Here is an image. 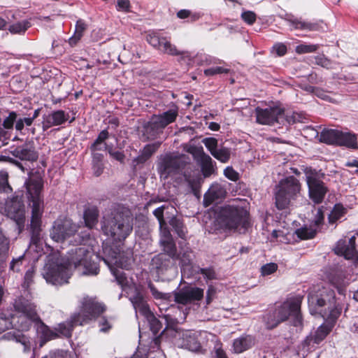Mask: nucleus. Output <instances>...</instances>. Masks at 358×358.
<instances>
[{
	"mask_svg": "<svg viewBox=\"0 0 358 358\" xmlns=\"http://www.w3.org/2000/svg\"><path fill=\"white\" fill-rule=\"evenodd\" d=\"M93 250L89 246L82 245L69 252L67 261L60 257L59 253H52L47 257L43 275L48 283L62 285L68 282L71 275L72 265L81 270L84 275H97L99 268L97 264L92 260Z\"/></svg>",
	"mask_w": 358,
	"mask_h": 358,
	"instance_id": "1",
	"label": "nucleus"
},
{
	"mask_svg": "<svg viewBox=\"0 0 358 358\" xmlns=\"http://www.w3.org/2000/svg\"><path fill=\"white\" fill-rule=\"evenodd\" d=\"M308 306L312 315L320 313L325 319L315 331L314 334L308 336L302 343L306 351L315 348V344L320 343L331 331L336 320L341 313V307L336 301L334 292L323 287L316 293H310L308 296Z\"/></svg>",
	"mask_w": 358,
	"mask_h": 358,
	"instance_id": "2",
	"label": "nucleus"
},
{
	"mask_svg": "<svg viewBox=\"0 0 358 358\" xmlns=\"http://www.w3.org/2000/svg\"><path fill=\"white\" fill-rule=\"evenodd\" d=\"M103 262L109 267L117 283L123 289L129 287L131 292H127L129 298L136 312L145 316L150 312L143 292L134 285L132 280L128 278L120 269L129 270L134 263L133 253L129 249L122 250L120 246L103 248Z\"/></svg>",
	"mask_w": 358,
	"mask_h": 358,
	"instance_id": "3",
	"label": "nucleus"
},
{
	"mask_svg": "<svg viewBox=\"0 0 358 358\" xmlns=\"http://www.w3.org/2000/svg\"><path fill=\"white\" fill-rule=\"evenodd\" d=\"M105 310V306L91 298H84L79 313L73 314L69 322L60 323L55 328L56 332L52 331L45 325L39 319L38 322L37 333L40 336V347L47 341L54 339L58 334L69 338L71 336L73 328L76 325H83L95 319Z\"/></svg>",
	"mask_w": 358,
	"mask_h": 358,
	"instance_id": "4",
	"label": "nucleus"
},
{
	"mask_svg": "<svg viewBox=\"0 0 358 358\" xmlns=\"http://www.w3.org/2000/svg\"><path fill=\"white\" fill-rule=\"evenodd\" d=\"M14 308L15 313L11 316L10 324L17 331L8 333V338L20 343L24 353H29L34 350L35 342L21 331H28L33 323L39 321L36 306L29 299L20 296L15 301Z\"/></svg>",
	"mask_w": 358,
	"mask_h": 358,
	"instance_id": "5",
	"label": "nucleus"
},
{
	"mask_svg": "<svg viewBox=\"0 0 358 358\" xmlns=\"http://www.w3.org/2000/svg\"><path fill=\"white\" fill-rule=\"evenodd\" d=\"M27 198L31 208V229L32 232L31 243L37 244L40 240V231L44 202L42 196L43 181L38 173H29V178L25 181Z\"/></svg>",
	"mask_w": 358,
	"mask_h": 358,
	"instance_id": "6",
	"label": "nucleus"
},
{
	"mask_svg": "<svg viewBox=\"0 0 358 358\" xmlns=\"http://www.w3.org/2000/svg\"><path fill=\"white\" fill-rule=\"evenodd\" d=\"M133 229V217L128 210L115 209L104 214L101 221V231L115 242H122Z\"/></svg>",
	"mask_w": 358,
	"mask_h": 358,
	"instance_id": "7",
	"label": "nucleus"
},
{
	"mask_svg": "<svg viewBox=\"0 0 358 358\" xmlns=\"http://www.w3.org/2000/svg\"><path fill=\"white\" fill-rule=\"evenodd\" d=\"M303 296L298 294L287 299L283 303L276 305L272 313L264 317V322L268 329H273L279 324L286 321L289 317L292 324L301 329L303 319L301 315V305Z\"/></svg>",
	"mask_w": 358,
	"mask_h": 358,
	"instance_id": "8",
	"label": "nucleus"
},
{
	"mask_svg": "<svg viewBox=\"0 0 358 358\" xmlns=\"http://www.w3.org/2000/svg\"><path fill=\"white\" fill-rule=\"evenodd\" d=\"M216 222L225 231L243 234L250 226L248 212L241 206H226L220 209Z\"/></svg>",
	"mask_w": 358,
	"mask_h": 358,
	"instance_id": "9",
	"label": "nucleus"
},
{
	"mask_svg": "<svg viewBox=\"0 0 358 358\" xmlns=\"http://www.w3.org/2000/svg\"><path fill=\"white\" fill-rule=\"evenodd\" d=\"M301 192V183L294 176L282 180L275 193V205L278 209L287 208L292 201L295 200Z\"/></svg>",
	"mask_w": 358,
	"mask_h": 358,
	"instance_id": "10",
	"label": "nucleus"
},
{
	"mask_svg": "<svg viewBox=\"0 0 358 358\" xmlns=\"http://www.w3.org/2000/svg\"><path fill=\"white\" fill-rule=\"evenodd\" d=\"M178 115V108L176 106L158 115H153L144 126V136L148 139H155L167 125L175 122Z\"/></svg>",
	"mask_w": 358,
	"mask_h": 358,
	"instance_id": "11",
	"label": "nucleus"
},
{
	"mask_svg": "<svg viewBox=\"0 0 358 358\" xmlns=\"http://www.w3.org/2000/svg\"><path fill=\"white\" fill-rule=\"evenodd\" d=\"M304 175L308 188L309 198L315 203H321L329 191L327 186L323 182L324 174L312 168H306Z\"/></svg>",
	"mask_w": 358,
	"mask_h": 358,
	"instance_id": "12",
	"label": "nucleus"
},
{
	"mask_svg": "<svg viewBox=\"0 0 358 358\" xmlns=\"http://www.w3.org/2000/svg\"><path fill=\"white\" fill-rule=\"evenodd\" d=\"M146 41L153 48L165 54L173 56L186 55L187 54V52L178 50L175 45L172 44L166 37L163 36L159 31H150L146 36Z\"/></svg>",
	"mask_w": 358,
	"mask_h": 358,
	"instance_id": "13",
	"label": "nucleus"
},
{
	"mask_svg": "<svg viewBox=\"0 0 358 358\" xmlns=\"http://www.w3.org/2000/svg\"><path fill=\"white\" fill-rule=\"evenodd\" d=\"M78 230V227L68 218L56 220L50 231V237L55 242H62L73 236Z\"/></svg>",
	"mask_w": 358,
	"mask_h": 358,
	"instance_id": "14",
	"label": "nucleus"
},
{
	"mask_svg": "<svg viewBox=\"0 0 358 358\" xmlns=\"http://www.w3.org/2000/svg\"><path fill=\"white\" fill-rule=\"evenodd\" d=\"M257 122L263 125H273L284 116L283 108L277 106H268L264 108L257 107L255 108Z\"/></svg>",
	"mask_w": 358,
	"mask_h": 358,
	"instance_id": "15",
	"label": "nucleus"
},
{
	"mask_svg": "<svg viewBox=\"0 0 358 358\" xmlns=\"http://www.w3.org/2000/svg\"><path fill=\"white\" fill-rule=\"evenodd\" d=\"M355 236H352L349 239L348 244L345 241L340 240L335 248V252L343 255L347 259L352 260L355 264L358 265V252L355 249Z\"/></svg>",
	"mask_w": 358,
	"mask_h": 358,
	"instance_id": "16",
	"label": "nucleus"
},
{
	"mask_svg": "<svg viewBox=\"0 0 358 358\" xmlns=\"http://www.w3.org/2000/svg\"><path fill=\"white\" fill-rule=\"evenodd\" d=\"M203 296V289L194 287L183 288L174 294L175 301L183 305L199 301Z\"/></svg>",
	"mask_w": 358,
	"mask_h": 358,
	"instance_id": "17",
	"label": "nucleus"
},
{
	"mask_svg": "<svg viewBox=\"0 0 358 358\" xmlns=\"http://www.w3.org/2000/svg\"><path fill=\"white\" fill-rule=\"evenodd\" d=\"M12 155L22 161L29 162H36L38 157L37 152L34 146L30 144H25L15 148L12 152Z\"/></svg>",
	"mask_w": 358,
	"mask_h": 358,
	"instance_id": "18",
	"label": "nucleus"
},
{
	"mask_svg": "<svg viewBox=\"0 0 358 358\" xmlns=\"http://www.w3.org/2000/svg\"><path fill=\"white\" fill-rule=\"evenodd\" d=\"M179 169L178 159L171 156L164 157L159 164L161 178H166L171 174L177 172Z\"/></svg>",
	"mask_w": 358,
	"mask_h": 358,
	"instance_id": "19",
	"label": "nucleus"
},
{
	"mask_svg": "<svg viewBox=\"0 0 358 358\" xmlns=\"http://www.w3.org/2000/svg\"><path fill=\"white\" fill-rule=\"evenodd\" d=\"M69 114L64 110L54 111L43 117V127L44 129L53 126H59L67 121Z\"/></svg>",
	"mask_w": 358,
	"mask_h": 358,
	"instance_id": "20",
	"label": "nucleus"
},
{
	"mask_svg": "<svg viewBox=\"0 0 358 358\" xmlns=\"http://www.w3.org/2000/svg\"><path fill=\"white\" fill-rule=\"evenodd\" d=\"M6 210L8 215L17 222L22 220L24 217V206L17 199L11 200L6 203Z\"/></svg>",
	"mask_w": 358,
	"mask_h": 358,
	"instance_id": "21",
	"label": "nucleus"
},
{
	"mask_svg": "<svg viewBox=\"0 0 358 358\" xmlns=\"http://www.w3.org/2000/svg\"><path fill=\"white\" fill-rule=\"evenodd\" d=\"M225 194L226 191L221 185L217 183L212 185L204 195L203 202L205 206L210 205L215 200L223 198Z\"/></svg>",
	"mask_w": 358,
	"mask_h": 358,
	"instance_id": "22",
	"label": "nucleus"
},
{
	"mask_svg": "<svg viewBox=\"0 0 358 358\" xmlns=\"http://www.w3.org/2000/svg\"><path fill=\"white\" fill-rule=\"evenodd\" d=\"M177 258L180 259V264L182 274L189 277L194 271L192 265L193 255L191 250L187 249L183 251Z\"/></svg>",
	"mask_w": 358,
	"mask_h": 358,
	"instance_id": "23",
	"label": "nucleus"
},
{
	"mask_svg": "<svg viewBox=\"0 0 358 358\" xmlns=\"http://www.w3.org/2000/svg\"><path fill=\"white\" fill-rule=\"evenodd\" d=\"M171 259L165 254L160 253L155 256L151 261L150 266L159 274L163 273L171 265Z\"/></svg>",
	"mask_w": 358,
	"mask_h": 358,
	"instance_id": "24",
	"label": "nucleus"
},
{
	"mask_svg": "<svg viewBox=\"0 0 358 358\" xmlns=\"http://www.w3.org/2000/svg\"><path fill=\"white\" fill-rule=\"evenodd\" d=\"M182 347L192 352L199 351L201 344L197 339L196 333L187 331L183 334Z\"/></svg>",
	"mask_w": 358,
	"mask_h": 358,
	"instance_id": "25",
	"label": "nucleus"
},
{
	"mask_svg": "<svg viewBox=\"0 0 358 358\" xmlns=\"http://www.w3.org/2000/svg\"><path fill=\"white\" fill-rule=\"evenodd\" d=\"M328 280L336 288L340 294L344 295L345 287L348 282L345 280L343 273L340 271H334L328 276Z\"/></svg>",
	"mask_w": 358,
	"mask_h": 358,
	"instance_id": "26",
	"label": "nucleus"
},
{
	"mask_svg": "<svg viewBox=\"0 0 358 358\" xmlns=\"http://www.w3.org/2000/svg\"><path fill=\"white\" fill-rule=\"evenodd\" d=\"M255 344L254 338L251 336H242L234 341L233 350L236 353H241Z\"/></svg>",
	"mask_w": 358,
	"mask_h": 358,
	"instance_id": "27",
	"label": "nucleus"
},
{
	"mask_svg": "<svg viewBox=\"0 0 358 358\" xmlns=\"http://www.w3.org/2000/svg\"><path fill=\"white\" fill-rule=\"evenodd\" d=\"M340 131L337 129H326L322 131L320 141L327 144L338 145Z\"/></svg>",
	"mask_w": 358,
	"mask_h": 358,
	"instance_id": "28",
	"label": "nucleus"
},
{
	"mask_svg": "<svg viewBox=\"0 0 358 358\" xmlns=\"http://www.w3.org/2000/svg\"><path fill=\"white\" fill-rule=\"evenodd\" d=\"M31 26V24L29 20H23L10 24L8 30L11 34L23 35Z\"/></svg>",
	"mask_w": 358,
	"mask_h": 358,
	"instance_id": "29",
	"label": "nucleus"
},
{
	"mask_svg": "<svg viewBox=\"0 0 358 358\" xmlns=\"http://www.w3.org/2000/svg\"><path fill=\"white\" fill-rule=\"evenodd\" d=\"M99 211L96 208H87L84 212L85 226L89 229L94 228L98 222Z\"/></svg>",
	"mask_w": 358,
	"mask_h": 358,
	"instance_id": "30",
	"label": "nucleus"
},
{
	"mask_svg": "<svg viewBox=\"0 0 358 358\" xmlns=\"http://www.w3.org/2000/svg\"><path fill=\"white\" fill-rule=\"evenodd\" d=\"M338 145L356 148H357V137L355 134L340 131Z\"/></svg>",
	"mask_w": 358,
	"mask_h": 358,
	"instance_id": "31",
	"label": "nucleus"
},
{
	"mask_svg": "<svg viewBox=\"0 0 358 358\" xmlns=\"http://www.w3.org/2000/svg\"><path fill=\"white\" fill-rule=\"evenodd\" d=\"M197 162L201 164V171L205 177L210 176L214 172L213 159L208 155H203Z\"/></svg>",
	"mask_w": 358,
	"mask_h": 358,
	"instance_id": "32",
	"label": "nucleus"
},
{
	"mask_svg": "<svg viewBox=\"0 0 358 358\" xmlns=\"http://www.w3.org/2000/svg\"><path fill=\"white\" fill-rule=\"evenodd\" d=\"M346 213L347 209L343 205L340 203L336 204L328 217L329 224H333L336 223L344 217Z\"/></svg>",
	"mask_w": 358,
	"mask_h": 358,
	"instance_id": "33",
	"label": "nucleus"
},
{
	"mask_svg": "<svg viewBox=\"0 0 358 358\" xmlns=\"http://www.w3.org/2000/svg\"><path fill=\"white\" fill-rule=\"evenodd\" d=\"M159 145L160 143L158 142L145 145L142 150L141 155L138 157L137 161L138 162L146 161L153 153L156 152Z\"/></svg>",
	"mask_w": 358,
	"mask_h": 358,
	"instance_id": "34",
	"label": "nucleus"
},
{
	"mask_svg": "<svg viewBox=\"0 0 358 358\" xmlns=\"http://www.w3.org/2000/svg\"><path fill=\"white\" fill-rule=\"evenodd\" d=\"M9 249V241L0 231V267L5 263Z\"/></svg>",
	"mask_w": 358,
	"mask_h": 358,
	"instance_id": "35",
	"label": "nucleus"
},
{
	"mask_svg": "<svg viewBox=\"0 0 358 358\" xmlns=\"http://www.w3.org/2000/svg\"><path fill=\"white\" fill-rule=\"evenodd\" d=\"M169 224L173 228V229L177 233L179 237H180L181 238H185L187 229L184 227L182 222L180 219L176 217H173L169 220Z\"/></svg>",
	"mask_w": 358,
	"mask_h": 358,
	"instance_id": "36",
	"label": "nucleus"
},
{
	"mask_svg": "<svg viewBox=\"0 0 358 358\" xmlns=\"http://www.w3.org/2000/svg\"><path fill=\"white\" fill-rule=\"evenodd\" d=\"M160 244L163 248V250L164 252V254L166 255H167L170 259H177L176 246L173 239H171L169 241H167L166 242H160Z\"/></svg>",
	"mask_w": 358,
	"mask_h": 358,
	"instance_id": "37",
	"label": "nucleus"
},
{
	"mask_svg": "<svg viewBox=\"0 0 358 358\" xmlns=\"http://www.w3.org/2000/svg\"><path fill=\"white\" fill-rule=\"evenodd\" d=\"M215 159L222 163H227L231 157V150L228 148L221 146L212 155Z\"/></svg>",
	"mask_w": 358,
	"mask_h": 358,
	"instance_id": "38",
	"label": "nucleus"
},
{
	"mask_svg": "<svg viewBox=\"0 0 358 358\" xmlns=\"http://www.w3.org/2000/svg\"><path fill=\"white\" fill-rule=\"evenodd\" d=\"M316 232L317 229H313L312 227H303L296 229L295 234L300 239L306 240L315 237Z\"/></svg>",
	"mask_w": 358,
	"mask_h": 358,
	"instance_id": "39",
	"label": "nucleus"
},
{
	"mask_svg": "<svg viewBox=\"0 0 358 358\" xmlns=\"http://www.w3.org/2000/svg\"><path fill=\"white\" fill-rule=\"evenodd\" d=\"M148 322L150 330L156 335L162 328V324L159 320L150 311L144 316Z\"/></svg>",
	"mask_w": 358,
	"mask_h": 358,
	"instance_id": "40",
	"label": "nucleus"
},
{
	"mask_svg": "<svg viewBox=\"0 0 358 358\" xmlns=\"http://www.w3.org/2000/svg\"><path fill=\"white\" fill-rule=\"evenodd\" d=\"M186 180L188 182L189 186L191 187L192 192L195 195L197 194L199 192L201 182V177L200 174L198 173L196 176H194L193 177L190 176H185Z\"/></svg>",
	"mask_w": 358,
	"mask_h": 358,
	"instance_id": "41",
	"label": "nucleus"
},
{
	"mask_svg": "<svg viewBox=\"0 0 358 358\" xmlns=\"http://www.w3.org/2000/svg\"><path fill=\"white\" fill-rule=\"evenodd\" d=\"M185 150L187 152L192 154L194 159H196V161H198L203 156V155L206 154L201 146H196L189 144L185 145Z\"/></svg>",
	"mask_w": 358,
	"mask_h": 358,
	"instance_id": "42",
	"label": "nucleus"
},
{
	"mask_svg": "<svg viewBox=\"0 0 358 358\" xmlns=\"http://www.w3.org/2000/svg\"><path fill=\"white\" fill-rule=\"evenodd\" d=\"M318 45L302 43L296 47V52L298 54H305L314 52L317 50Z\"/></svg>",
	"mask_w": 358,
	"mask_h": 358,
	"instance_id": "43",
	"label": "nucleus"
},
{
	"mask_svg": "<svg viewBox=\"0 0 358 358\" xmlns=\"http://www.w3.org/2000/svg\"><path fill=\"white\" fill-rule=\"evenodd\" d=\"M206 148L210 152L211 155L215 152L218 148V141L216 138L213 137L205 138L202 141Z\"/></svg>",
	"mask_w": 358,
	"mask_h": 358,
	"instance_id": "44",
	"label": "nucleus"
},
{
	"mask_svg": "<svg viewBox=\"0 0 358 358\" xmlns=\"http://www.w3.org/2000/svg\"><path fill=\"white\" fill-rule=\"evenodd\" d=\"M160 229V242H166L167 241H171L173 239L172 236L166 227V223H162L159 224Z\"/></svg>",
	"mask_w": 358,
	"mask_h": 358,
	"instance_id": "45",
	"label": "nucleus"
},
{
	"mask_svg": "<svg viewBox=\"0 0 358 358\" xmlns=\"http://www.w3.org/2000/svg\"><path fill=\"white\" fill-rule=\"evenodd\" d=\"M8 173L5 171H0V190L3 192H8L10 190L11 188L8 184Z\"/></svg>",
	"mask_w": 358,
	"mask_h": 358,
	"instance_id": "46",
	"label": "nucleus"
},
{
	"mask_svg": "<svg viewBox=\"0 0 358 358\" xmlns=\"http://www.w3.org/2000/svg\"><path fill=\"white\" fill-rule=\"evenodd\" d=\"M34 273H35V271L33 267L29 268L26 271L24 278V282L22 284L23 288L28 289L29 287V286L31 285V283L33 282Z\"/></svg>",
	"mask_w": 358,
	"mask_h": 358,
	"instance_id": "47",
	"label": "nucleus"
},
{
	"mask_svg": "<svg viewBox=\"0 0 358 358\" xmlns=\"http://www.w3.org/2000/svg\"><path fill=\"white\" fill-rule=\"evenodd\" d=\"M229 72V69L221 66H216L204 70V74L206 76H212L216 74L227 73Z\"/></svg>",
	"mask_w": 358,
	"mask_h": 358,
	"instance_id": "48",
	"label": "nucleus"
},
{
	"mask_svg": "<svg viewBox=\"0 0 358 358\" xmlns=\"http://www.w3.org/2000/svg\"><path fill=\"white\" fill-rule=\"evenodd\" d=\"M108 137V132L107 130L104 129L101 131L94 143L92 145V149L93 150H100L99 148V145L103 143L105 140H106Z\"/></svg>",
	"mask_w": 358,
	"mask_h": 358,
	"instance_id": "49",
	"label": "nucleus"
},
{
	"mask_svg": "<svg viewBox=\"0 0 358 358\" xmlns=\"http://www.w3.org/2000/svg\"><path fill=\"white\" fill-rule=\"evenodd\" d=\"M278 265L275 263H268L262 266L261 273L262 275H268L277 271Z\"/></svg>",
	"mask_w": 358,
	"mask_h": 358,
	"instance_id": "50",
	"label": "nucleus"
},
{
	"mask_svg": "<svg viewBox=\"0 0 358 358\" xmlns=\"http://www.w3.org/2000/svg\"><path fill=\"white\" fill-rule=\"evenodd\" d=\"M24 258V253L17 258H14L10 264V270L18 272L20 271V267L22 264V261Z\"/></svg>",
	"mask_w": 358,
	"mask_h": 358,
	"instance_id": "51",
	"label": "nucleus"
},
{
	"mask_svg": "<svg viewBox=\"0 0 358 358\" xmlns=\"http://www.w3.org/2000/svg\"><path fill=\"white\" fill-rule=\"evenodd\" d=\"M199 272L207 280H211L216 278V273L212 268H199Z\"/></svg>",
	"mask_w": 358,
	"mask_h": 358,
	"instance_id": "52",
	"label": "nucleus"
},
{
	"mask_svg": "<svg viewBox=\"0 0 358 358\" xmlns=\"http://www.w3.org/2000/svg\"><path fill=\"white\" fill-rule=\"evenodd\" d=\"M148 287L150 289V292L152 294V296L157 299H162V300H167L169 298V296L167 294H164L162 292H159L157 288L151 283L148 285Z\"/></svg>",
	"mask_w": 358,
	"mask_h": 358,
	"instance_id": "53",
	"label": "nucleus"
},
{
	"mask_svg": "<svg viewBox=\"0 0 358 358\" xmlns=\"http://www.w3.org/2000/svg\"><path fill=\"white\" fill-rule=\"evenodd\" d=\"M241 17L248 24H252L256 21V15L252 11H245L241 14Z\"/></svg>",
	"mask_w": 358,
	"mask_h": 358,
	"instance_id": "54",
	"label": "nucleus"
},
{
	"mask_svg": "<svg viewBox=\"0 0 358 358\" xmlns=\"http://www.w3.org/2000/svg\"><path fill=\"white\" fill-rule=\"evenodd\" d=\"M225 177L232 181H236L238 179V173L231 167L228 166L224 171Z\"/></svg>",
	"mask_w": 358,
	"mask_h": 358,
	"instance_id": "55",
	"label": "nucleus"
},
{
	"mask_svg": "<svg viewBox=\"0 0 358 358\" xmlns=\"http://www.w3.org/2000/svg\"><path fill=\"white\" fill-rule=\"evenodd\" d=\"M17 115L15 112L10 113L9 115L3 120V126L6 129H10L13 127L14 122L15 121Z\"/></svg>",
	"mask_w": 358,
	"mask_h": 358,
	"instance_id": "56",
	"label": "nucleus"
},
{
	"mask_svg": "<svg viewBox=\"0 0 358 358\" xmlns=\"http://www.w3.org/2000/svg\"><path fill=\"white\" fill-rule=\"evenodd\" d=\"M86 28L87 25L85 22L83 20H78L76 24L74 34L82 38Z\"/></svg>",
	"mask_w": 358,
	"mask_h": 358,
	"instance_id": "57",
	"label": "nucleus"
},
{
	"mask_svg": "<svg viewBox=\"0 0 358 358\" xmlns=\"http://www.w3.org/2000/svg\"><path fill=\"white\" fill-rule=\"evenodd\" d=\"M106 149L108 151L110 155L113 157L116 160L122 162L124 159V155L120 151H116L112 149V148L109 146H106Z\"/></svg>",
	"mask_w": 358,
	"mask_h": 358,
	"instance_id": "58",
	"label": "nucleus"
},
{
	"mask_svg": "<svg viewBox=\"0 0 358 358\" xmlns=\"http://www.w3.org/2000/svg\"><path fill=\"white\" fill-rule=\"evenodd\" d=\"M163 318L165 320L166 323V328L174 329L178 322V320L176 317H172L170 314L164 315Z\"/></svg>",
	"mask_w": 358,
	"mask_h": 358,
	"instance_id": "59",
	"label": "nucleus"
},
{
	"mask_svg": "<svg viewBox=\"0 0 358 358\" xmlns=\"http://www.w3.org/2000/svg\"><path fill=\"white\" fill-rule=\"evenodd\" d=\"M324 215L322 208H318L313 220L314 225L319 227L324 222Z\"/></svg>",
	"mask_w": 358,
	"mask_h": 358,
	"instance_id": "60",
	"label": "nucleus"
},
{
	"mask_svg": "<svg viewBox=\"0 0 358 358\" xmlns=\"http://www.w3.org/2000/svg\"><path fill=\"white\" fill-rule=\"evenodd\" d=\"M50 358H70V355L68 352L64 350H57L53 352H50L48 355H46Z\"/></svg>",
	"mask_w": 358,
	"mask_h": 358,
	"instance_id": "61",
	"label": "nucleus"
},
{
	"mask_svg": "<svg viewBox=\"0 0 358 358\" xmlns=\"http://www.w3.org/2000/svg\"><path fill=\"white\" fill-rule=\"evenodd\" d=\"M273 50L278 56H283L287 52V47L282 43H277L273 46Z\"/></svg>",
	"mask_w": 358,
	"mask_h": 358,
	"instance_id": "62",
	"label": "nucleus"
},
{
	"mask_svg": "<svg viewBox=\"0 0 358 358\" xmlns=\"http://www.w3.org/2000/svg\"><path fill=\"white\" fill-rule=\"evenodd\" d=\"M164 209V206H162L161 207L156 208L153 212V214L157 218L159 224H161V222L162 223L166 222L164 220V215H163Z\"/></svg>",
	"mask_w": 358,
	"mask_h": 358,
	"instance_id": "63",
	"label": "nucleus"
},
{
	"mask_svg": "<svg viewBox=\"0 0 358 358\" xmlns=\"http://www.w3.org/2000/svg\"><path fill=\"white\" fill-rule=\"evenodd\" d=\"M129 5V0H117V9L118 10L128 11Z\"/></svg>",
	"mask_w": 358,
	"mask_h": 358,
	"instance_id": "64",
	"label": "nucleus"
}]
</instances>
